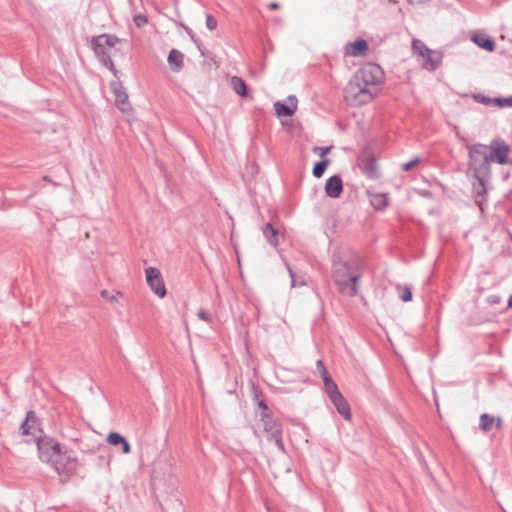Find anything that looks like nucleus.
Segmentation results:
<instances>
[{
    "instance_id": "0eeeda50",
    "label": "nucleus",
    "mask_w": 512,
    "mask_h": 512,
    "mask_svg": "<svg viewBox=\"0 0 512 512\" xmlns=\"http://www.w3.org/2000/svg\"><path fill=\"white\" fill-rule=\"evenodd\" d=\"M145 276L149 288L160 298L165 297L167 291L160 270L155 267H148L145 270Z\"/></svg>"
},
{
    "instance_id": "c756f323",
    "label": "nucleus",
    "mask_w": 512,
    "mask_h": 512,
    "mask_svg": "<svg viewBox=\"0 0 512 512\" xmlns=\"http://www.w3.org/2000/svg\"><path fill=\"white\" fill-rule=\"evenodd\" d=\"M324 389H325V392L326 394L328 395L329 399L333 398L334 396L338 395L339 393H341L338 389V386L337 384L335 383V381L329 383L324 386Z\"/></svg>"
},
{
    "instance_id": "79ce46f5",
    "label": "nucleus",
    "mask_w": 512,
    "mask_h": 512,
    "mask_svg": "<svg viewBox=\"0 0 512 512\" xmlns=\"http://www.w3.org/2000/svg\"><path fill=\"white\" fill-rule=\"evenodd\" d=\"M316 366H317V368H318V370H319V372H320V373H321V371H322V369H323V368H326V367H325V365H324V363H323V361H322L321 359H319V360L316 362Z\"/></svg>"
},
{
    "instance_id": "cd10ccee",
    "label": "nucleus",
    "mask_w": 512,
    "mask_h": 512,
    "mask_svg": "<svg viewBox=\"0 0 512 512\" xmlns=\"http://www.w3.org/2000/svg\"><path fill=\"white\" fill-rule=\"evenodd\" d=\"M126 439L117 432H111L107 436V442L112 446H117L123 444Z\"/></svg>"
},
{
    "instance_id": "20e7f679",
    "label": "nucleus",
    "mask_w": 512,
    "mask_h": 512,
    "mask_svg": "<svg viewBox=\"0 0 512 512\" xmlns=\"http://www.w3.org/2000/svg\"><path fill=\"white\" fill-rule=\"evenodd\" d=\"M468 150V170L472 176H491L490 159L488 156V146L484 144L467 145Z\"/></svg>"
},
{
    "instance_id": "c03bdc74",
    "label": "nucleus",
    "mask_w": 512,
    "mask_h": 512,
    "mask_svg": "<svg viewBox=\"0 0 512 512\" xmlns=\"http://www.w3.org/2000/svg\"><path fill=\"white\" fill-rule=\"evenodd\" d=\"M279 7V4L276 3V2H272L269 4V8L272 9V10H275Z\"/></svg>"
},
{
    "instance_id": "a211bd4d",
    "label": "nucleus",
    "mask_w": 512,
    "mask_h": 512,
    "mask_svg": "<svg viewBox=\"0 0 512 512\" xmlns=\"http://www.w3.org/2000/svg\"><path fill=\"white\" fill-rule=\"evenodd\" d=\"M369 201L372 207L377 211H382L388 206V197L384 193L368 192Z\"/></svg>"
},
{
    "instance_id": "9b49d317",
    "label": "nucleus",
    "mask_w": 512,
    "mask_h": 512,
    "mask_svg": "<svg viewBox=\"0 0 512 512\" xmlns=\"http://www.w3.org/2000/svg\"><path fill=\"white\" fill-rule=\"evenodd\" d=\"M298 100L295 95H289L286 102L277 101L274 103V109L279 117H290L297 110Z\"/></svg>"
},
{
    "instance_id": "7c9ffc66",
    "label": "nucleus",
    "mask_w": 512,
    "mask_h": 512,
    "mask_svg": "<svg viewBox=\"0 0 512 512\" xmlns=\"http://www.w3.org/2000/svg\"><path fill=\"white\" fill-rule=\"evenodd\" d=\"M495 106H498L500 108L512 107V96L506 97V98H504V97H496Z\"/></svg>"
},
{
    "instance_id": "c9c22d12",
    "label": "nucleus",
    "mask_w": 512,
    "mask_h": 512,
    "mask_svg": "<svg viewBox=\"0 0 512 512\" xmlns=\"http://www.w3.org/2000/svg\"><path fill=\"white\" fill-rule=\"evenodd\" d=\"M100 294L103 298L107 299L111 303L117 302L119 295V293L116 295H111L107 290H102Z\"/></svg>"
},
{
    "instance_id": "39448f33",
    "label": "nucleus",
    "mask_w": 512,
    "mask_h": 512,
    "mask_svg": "<svg viewBox=\"0 0 512 512\" xmlns=\"http://www.w3.org/2000/svg\"><path fill=\"white\" fill-rule=\"evenodd\" d=\"M362 273L357 260H342L334 257L333 259V274L332 278L334 283L342 280L359 281Z\"/></svg>"
},
{
    "instance_id": "72a5a7b5",
    "label": "nucleus",
    "mask_w": 512,
    "mask_h": 512,
    "mask_svg": "<svg viewBox=\"0 0 512 512\" xmlns=\"http://www.w3.org/2000/svg\"><path fill=\"white\" fill-rule=\"evenodd\" d=\"M133 21L137 27H142L148 21L147 17L142 14L135 15Z\"/></svg>"
},
{
    "instance_id": "58836bf2",
    "label": "nucleus",
    "mask_w": 512,
    "mask_h": 512,
    "mask_svg": "<svg viewBox=\"0 0 512 512\" xmlns=\"http://www.w3.org/2000/svg\"><path fill=\"white\" fill-rule=\"evenodd\" d=\"M499 301H500V298L496 295H492V296L488 297V302L490 304H497V303H499Z\"/></svg>"
},
{
    "instance_id": "a18cd8bd",
    "label": "nucleus",
    "mask_w": 512,
    "mask_h": 512,
    "mask_svg": "<svg viewBox=\"0 0 512 512\" xmlns=\"http://www.w3.org/2000/svg\"><path fill=\"white\" fill-rule=\"evenodd\" d=\"M334 380L331 378V376L329 377H326L325 379H323V382H324V386H326L329 383L333 382Z\"/></svg>"
},
{
    "instance_id": "412c9836",
    "label": "nucleus",
    "mask_w": 512,
    "mask_h": 512,
    "mask_svg": "<svg viewBox=\"0 0 512 512\" xmlns=\"http://www.w3.org/2000/svg\"><path fill=\"white\" fill-rule=\"evenodd\" d=\"M350 49L349 54L360 56L368 50V43L364 39H357L350 44Z\"/></svg>"
},
{
    "instance_id": "2eb2a0df",
    "label": "nucleus",
    "mask_w": 512,
    "mask_h": 512,
    "mask_svg": "<svg viewBox=\"0 0 512 512\" xmlns=\"http://www.w3.org/2000/svg\"><path fill=\"white\" fill-rule=\"evenodd\" d=\"M330 401L335 406L338 413L345 419L350 420L351 419V409L350 405L347 402V400L344 398L342 393H339L338 395L334 396L330 399Z\"/></svg>"
},
{
    "instance_id": "473e14b6",
    "label": "nucleus",
    "mask_w": 512,
    "mask_h": 512,
    "mask_svg": "<svg viewBox=\"0 0 512 512\" xmlns=\"http://www.w3.org/2000/svg\"><path fill=\"white\" fill-rule=\"evenodd\" d=\"M198 319L211 323L212 322V316L207 311L200 309L197 313Z\"/></svg>"
},
{
    "instance_id": "7ed1b4c3",
    "label": "nucleus",
    "mask_w": 512,
    "mask_h": 512,
    "mask_svg": "<svg viewBox=\"0 0 512 512\" xmlns=\"http://www.w3.org/2000/svg\"><path fill=\"white\" fill-rule=\"evenodd\" d=\"M121 40L113 35L102 34L92 38L91 46L92 49L99 60V62L108 68L114 75H116L117 70L114 66V63L111 59L112 55L116 50V44L120 43Z\"/></svg>"
},
{
    "instance_id": "a19ab883",
    "label": "nucleus",
    "mask_w": 512,
    "mask_h": 512,
    "mask_svg": "<svg viewBox=\"0 0 512 512\" xmlns=\"http://www.w3.org/2000/svg\"><path fill=\"white\" fill-rule=\"evenodd\" d=\"M288 270H289V274H290V277H291V286L292 287H295L297 285L295 279H294V273L292 271V269L290 267H288Z\"/></svg>"
},
{
    "instance_id": "f8f14e48",
    "label": "nucleus",
    "mask_w": 512,
    "mask_h": 512,
    "mask_svg": "<svg viewBox=\"0 0 512 512\" xmlns=\"http://www.w3.org/2000/svg\"><path fill=\"white\" fill-rule=\"evenodd\" d=\"M111 89L115 96V103L118 109H120L123 113L130 111L131 106L128 103V94L125 88L120 83L112 82Z\"/></svg>"
},
{
    "instance_id": "ea45409f",
    "label": "nucleus",
    "mask_w": 512,
    "mask_h": 512,
    "mask_svg": "<svg viewBox=\"0 0 512 512\" xmlns=\"http://www.w3.org/2000/svg\"><path fill=\"white\" fill-rule=\"evenodd\" d=\"M258 406L263 410L262 412H269V408L263 400L258 402Z\"/></svg>"
},
{
    "instance_id": "c85d7f7f",
    "label": "nucleus",
    "mask_w": 512,
    "mask_h": 512,
    "mask_svg": "<svg viewBox=\"0 0 512 512\" xmlns=\"http://www.w3.org/2000/svg\"><path fill=\"white\" fill-rule=\"evenodd\" d=\"M397 290L400 292L399 297L402 301L408 302L412 300V291L408 286L398 285Z\"/></svg>"
},
{
    "instance_id": "423d86ee",
    "label": "nucleus",
    "mask_w": 512,
    "mask_h": 512,
    "mask_svg": "<svg viewBox=\"0 0 512 512\" xmlns=\"http://www.w3.org/2000/svg\"><path fill=\"white\" fill-rule=\"evenodd\" d=\"M260 421L263 424L264 431L269 434V441H273L280 450H284V443L282 440V425L281 423L271 416L270 412H262Z\"/></svg>"
},
{
    "instance_id": "9d476101",
    "label": "nucleus",
    "mask_w": 512,
    "mask_h": 512,
    "mask_svg": "<svg viewBox=\"0 0 512 512\" xmlns=\"http://www.w3.org/2000/svg\"><path fill=\"white\" fill-rule=\"evenodd\" d=\"M475 181L473 182V198L475 203L481 208L484 202H486V196L488 191V184L491 180V176H474Z\"/></svg>"
},
{
    "instance_id": "aec40b11",
    "label": "nucleus",
    "mask_w": 512,
    "mask_h": 512,
    "mask_svg": "<svg viewBox=\"0 0 512 512\" xmlns=\"http://www.w3.org/2000/svg\"><path fill=\"white\" fill-rule=\"evenodd\" d=\"M263 234L270 245L276 247L279 244L278 230L271 223L265 225Z\"/></svg>"
},
{
    "instance_id": "49530a36",
    "label": "nucleus",
    "mask_w": 512,
    "mask_h": 512,
    "mask_svg": "<svg viewBox=\"0 0 512 512\" xmlns=\"http://www.w3.org/2000/svg\"><path fill=\"white\" fill-rule=\"evenodd\" d=\"M496 426H497V428L501 427V419L500 418L497 419Z\"/></svg>"
},
{
    "instance_id": "37998d69",
    "label": "nucleus",
    "mask_w": 512,
    "mask_h": 512,
    "mask_svg": "<svg viewBox=\"0 0 512 512\" xmlns=\"http://www.w3.org/2000/svg\"><path fill=\"white\" fill-rule=\"evenodd\" d=\"M320 374L322 379H325L326 377L330 376L326 368H323Z\"/></svg>"
},
{
    "instance_id": "f257e3e1",
    "label": "nucleus",
    "mask_w": 512,
    "mask_h": 512,
    "mask_svg": "<svg viewBox=\"0 0 512 512\" xmlns=\"http://www.w3.org/2000/svg\"><path fill=\"white\" fill-rule=\"evenodd\" d=\"M384 80L383 69L375 63H367L361 67L344 89L345 97L351 99L355 105H364L371 102L376 96L374 86Z\"/></svg>"
},
{
    "instance_id": "f3484780",
    "label": "nucleus",
    "mask_w": 512,
    "mask_h": 512,
    "mask_svg": "<svg viewBox=\"0 0 512 512\" xmlns=\"http://www.w3.org/2000/svg\"><path fill=\"white\" fill-rule=\"evenodd\" d=\"M184 55L176 49H172L168 55V64L172 71L179 72L183 68Z\"/></svg>"
},
{
    "instance_id": "4468645a",
    "label": "nucleus",
    "mask_w": 512,
    "mask_h": 512,
    "mask_svg": "<svg viewBox=\"0 0 512 512\" xmlns=\"http://www.w3.org/2000/svg\"><path fill=\"white\" fill-rule=\"evenodd\" d=\"M343 192V181L339 175H333L326 180L325 193L330 198H338Z\"/></svg>"
},
{
    "instance_id": "bb28decb",
    "label": "nucleus",
    "mask_w": 512,
    "mask_h": 512,
    "mask_svg": "<svg viewBox=\"0 0 512 512\" xmlns=\"http://www.w3.org/2000/svg\"><path fill=\"white\" fill-rule=\"evenodd\" d=\"M472 98L477 102L486 106L495 105L496 98L485 96L481 93H474Z\"/></svg>"
},
{
    "instance_id": "393cba45",
    "label": "nucleus",
    "mask_w": 512,
    "mask_h": 512,
    "mask_svg": "<svg viewBox=\"0 0 512 512\" xmlns=\"http://www.w3.org/2000/svg\"><path fill=\"white\" fill-rule=\"evenodd\" d=\"M330 159H323L317 163H315L314 167H313V170H312V174L315 178H320L323 176L326 168L328 167V165L330 164Z\"/></svg>"
},
{
    "instance_id": "4be33fe9",
    "label": "nucleus",
    "mask_w": 512,
    "mask_h": 512,
    "mask_svg": "<svg viewBox=\"0 0 512 512\" xmlns=\"http://www.w3.org/2000/svg\"><path fill=\"white\" fill-rule=\"evenodd\" d=\"M363 172L370 178H378L379 177L376 160L374 158H368L364 162Z\"/></svg>"
},
{
    "instance_id": "2f4dec72",
    "label": "nucleus",
    "mask_w": 512,
    "mask_h": 512,
    "mask_svg": "<svg viewBox=\"0 0 512 512\" xmlns=\"http://www.w3.org/2000/svg\"><path fill=\"white\" fill-rule=\"evenodd\" d=\"M419 162H420V158L415 157L411 161L402 164V170L409 171V170L413 169L417 164H419Z\"/></svg>"
},
{
    "instance_id": "dca6fc26",
    "label": "nucleus",
    "mask_w": 512,
    "mask_h": 512,
    "mask_svg": "<svg viewBox=\"0 0 512 512\" xmlns=\"http://www.w3.org/2000/svg\"><path fill=\"white\" fill-rule=\"evenodd\" d=\"M358 282L359 281H347L342 280L340 282H336L338 292L347 297H355L358 294Z\"/></svg>"
},
{
    "instance_id": "f704fd0d",
    "label": "nucleus",
    "mask_w": 512,
    "mask_h": 512,
    "mask_svg": "<svg viewBox=\"0 0 512 512\" xmlns=\"http://www.w3.org/2000/svg\"><path fill=\"white\" fill-rule=\"evenodd\" d=\"M206 26L211 31L217 28V20L210 14L206 16Z\"/></svg>"
},
{
    "instance_id": "5701e85b",
    "label": "nucleus",
    "mask_w": 512,
    "mask_h": 512,
    "mask_svg": "<svg viewBox=\"0 0 512 512\" xmlns=\"http://www.w3.org/2000/svg\"><path fill=\"white\" fill-rule=\"evenodd\" d=\"M231 85H232V88L233 90L240 96H246L248 91H247V85L245 83V81L240 78V77H237V76H233L231 78Z\"/></svg>"
},
{
    "instance_id": "6e6552de",
    "label": "nucleus",
    "mask_w": 512,
    "mask_h": 512,
    "mask_svg": "<svg viewBox=\"0 0 512 512\" xmlns=\"http://www.w3.org/2000/svg\"><path fill=\"white\" fill-rule=\"evenodd\" d=\"M509 146L502 140H494L488 146L490 162L506 164L508 162Z\"/></svg>"
},
{
    "instance_id": "f03ea898",
    "label": "nucleus",
    "mask_w": 512,
    "mask_h": 512,
    "mask_svg": "<svg viewBox=\"0 0 512 512\" xmlns=\"http://www.w3.org/2000/svg\"><path fill=\"white\" fill-rule=\"evenodd\" d=\"M36 443L40 460L50 464L59 475L68 472L70 470L68 465L72 461H76L72 459L67 451L62 449L61 444L53 438L47 436L37 438Z\"/></svg>"
},
{
    "instance_id": "de8ad7c7",
    "label": "nucleus",
    "mask_w": 512,
    "mask_h": 512,
    "mask_svg": "<svg viewBox=\"0 0 512 512\" xmlns=\"http://www.w3.org/2000/svg\"><path fill=\"white\" fill-rule=\"evenodd\" d=\"M508 307H512V296L508 300Z\"/></svg>"
},
{
    "instance_id": "ddd939ff",
    "label": "nucleus",
    "mask_w": 512,
    "mask_h": 512,
    "mask_svg": "<svg viewBox=\"0 0 512 512\" xmlns=\"http://www.w3.org/2000/svg\"><path fill=\"white\" fill-rule=\"evenodd\" d=\"M422 67L427 71H435L441 64L443 54L440 51L429 49L424 56Z\"/></svg>"
},
{
    "instance_id": "09e8293b",
    "label": "nucleus",
    "mask_w": 512,
    "mask_h": 512,
    "mask_svg": "<svg viewBox=\"0 0 512 512\" xmlns=\"http://www.w3.org/2000/svg\"><path fill=\"white\" fill-rule=\"evenodd\" d=\"M44 180L52 182L47 176L44 177Z\"/></svg>"
},
{
    "instance_id": "6ab92c4d",
    "label": "nucleus",
    "mask_w": 512,
    "mask_h": 512,
    "mask_svg": "<svg viewBox=\"0 0 512 512\" xmlns=\"http://www.w3.org/2000/svg\"><path fill=\"white\" fill-rule=\"evenodd\" d=\"M472 41L480 48L492 52L495 49L494 40L485 34H476L472 37Z\"/></svg>"
},
{
    "instance_id": "b1692460",
    "label": "nucleus",
    "mask_w": 512,
    "mask_h": 512,
    "mask_svg": "<svg viewBox=\"0 0 512 512\" xmlns=\"http://www.w3.org/2000/svg\"><path fill=\"white\" fill-rule=\"evenodd\" d=\"M495 424V418L487 413H484L480 416V424L479 427L484 432H489Z\"/></svg>"
},
{
    "instance_id": "1a4fd4ad",
    "label": "nucleus",
    "mask_w": 512,
    "mask_h": 512,
    "mask_svg": "<svg viewBox=\"0 0 512 512\" xmlns=\"http://www.w3.org/2000/svg\"><path fill=\"white\" fill-rule=\"evenodd\" d=\"M21 430L23 435H31L37 442V438H43L41 436L42 430L37 415L34 411L30 410L26 414L25 420L21 424Z\"/></svg>"
},
{
    "instance_id": "e433bc0d",
    "label": "nucleus",
    "mask_w": 512,
    "mask_h": 512,
    "mask_svg": "<svg viewBox=\"0 0 512 512\" xmlns=\"http://www.w3.org/2000/svg\"><path fill=\"white\" fill-rule=\"evenodd\" d=\"M331 147H314L313 151L319 154L321 157H324L329 151Z\"/></svg>"
},
{
    "instance_id": "a878e982",
    "label": "nucleus",
    "mask_w": 512,
    "mask_h": 512,
    "mask_svg": "<svg viewBox=\"0 0 512 512\" xmlns=\"http://www.w3.org/2000/svg\"><path fill=\"white\" fill-rule=\"evenodd\" d=\"M412 49L415 54L419 55L420 57L424 56L425 53L428 52L430 48H428L425 43L419 39H414L412 41Z\"/></svg>"
},
{
    "instance_id": "4c0bfd02",
    "label": "nucleus",
    "mask_w": 512,
    "mask_h": 512,
    "mask_svg": "<svg viewBox=\"0 0 512 512\" xmlns=\"http://www.w3.org/2000/svg\"><path fill=\"white\" fill-rule=\"evenodd\" d=\"M122 445V451L123 453L125 454H129L131 452V446L130 444L128 443V441L126 440Z\"/></svg>"
}]
</instances>
